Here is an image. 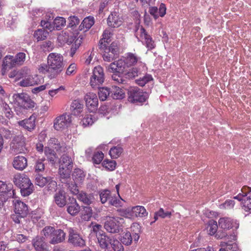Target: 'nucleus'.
I'll use <instances>...</instances> for the list:
<instances>
[{
    "label": "nucleus",
    "mask_w": 251,
    "mask_h": 251,
    "mask_svg": "<svg viewBox=\"0 0 251 251\" xmlns=\"http://www.w3.org/2000/svg\"><path fill=\"white\" fill-rule=\"evenodd\" d=\"M32 243L36 251H44L47 246L43 237H36L33 239Z\"/></svg>",
    "instance_id": "23"
},
{
    "label": "nucleus",
    "mask_w": 251,
    "mask_h": 251,
    "mask_svg": "<svg viewBox=\"0 0 251 251\" xmlns=\"http://www.w3.org/2000/svg\"><path fill=\"white\" fill-rule=\"evenodd\" d=\"M123 23L122 19L116 12H112L107 18V25L112 27H118Z\"/></svg>",
    "instance_id": "19"
},
{
    "label": "nucleus",
    "mask_w": 251,
    "mask_h": 251,
    "mask_svg": "<svg viewBox=\"0 0 251 251\" xmlns=\"http://www.w3.org/2000/svg\"><path fill=\"white\" fill-rule=\"evenodd\" d=\"M83 38L84 36L82 34L79 35L77 31L73 32L69 29H66L61 31L58 35L57 39L62 44L65 43L68 45L73 44L70 50V55L73 57L81 44Z\"/></svg>",
    "instance_id": "1"
},
{
    "label": "nucleus",
    "mask_w": 251,
    "mask_h": 251,
    "mask_svg": "<svg viewBox=\"0 0 251 251\" xmlns=\"http://www.w3.org/2000/svg\"><path fill=\"white\" fill-rule=\"evenodd\" d=\"M63 57L59 53H51L48 57V63L50 69L55 71L53 75H50V78H54L57 75L63 68Z\"/></svg>",
    "instance_id": "5"
},
{
    "label": "nucleus",
    "mask_w": 251,
    "mask_h": 251,
    "mask_svg": "<svg viewBox=\"0 0 251 251\" xmlns=\"http://www.w3.org/2000/svg\"><path fill=\"white\" fill-rule=\"evenodd\" d=\"M135 35L138 40L145 44L146 47L149 50H152L155 48V45L154 41L142 26H138L136 28Z\"/></svg>",
    "instance_id": "9"
},
{
    "label": "nucleus",
    "mask_w": 251,
    "mask_h": 251,
    "mask_svg": "<svg viewBox=\"0 0 251 251\" xmlns=\"http://www.w3.org/2000/svg\"><path fill=\"white\" fill-rule=\"evenodd\" d=\"M38 84L36 76L31 75L30 74L28 75L24 78L21 79L18 84L21 87H30Z\"/></svg>",
    "instance_id": "21"
},
{
    "label": "nucleus",
    "mask_w": 251,
    "mask_h": 251,
    "mask_svg": "<svg viewBox=\"0 0 251 251\" xmlns=\"http://www.w3.org/2000/svg\"><path fill=\"white\" fill-rule=\"evenodd\" d=\"M83 104L79 100H74L71 104L72 113L74 115H79L83 110Z\"/></svg>",
    "instance_id": "29"
},
{
    "label": "nucleus",
    "mask_w": 251,
    "mask_h": 251,
    "mask_svg": "<svg viewBox=\"0 0 251 251\" xmlns=\"http://www.w3.org/2000/svg\"><path fill=\"white\" fill-rule=\"evenodd\" d=\"M55 228L51 226H47L45 227L41 231L42 234L44 236V238L51 239L52 235L54 232Z\"/></svg>",
    "instance_id": "41"
},
{
    "label": "nucleus",
    "mask_w": 251,
    "mask_h": 251,
    "mask_svg": "<svg viewBox=\"0 0 251 251\" xmlns=\"http://www.w3.org/2000/svg\"><path fill=\"white\" fill-rule=\"evenodd\" d=\"M99 89L98 93L100 99L104 101L105 100L108 96L111 97L110 88L109 89L107 87H102Z\"/></svg>",
    "instance_id": "38"
},
{
    "label": "nucleus",
    "mask_w": 251,
    "mask_h": 251,
    "mask_svg": "<svg viewBox=\"0 0 251 251\" xmlns=\"http://www.w3.org/2000/svg\"><path fill=\"white\" fill-rule=\"evenodd\" d=\"M1 105L6 117L9 119L12 117L13 112L9 105L5 102H2Z\"/></svg>",
    "instance_id": "57"
},
{
    "label": "nucleus",
    "mask_w": 251,
    "mask_h": 251,
    "mask_svg": "<svg viewBox=\"0 0 251 251\" xmlns=\"http://www.w3.org/2000/svg\"><path fill=\"white\" fill-rule=\"evenodd\" d=\"M147 95L139 88L132 87L128 90V100L132 103H142L147 99Z\"/></svg>",
    "instance_id": "8"
},
{
    "label": "nucleus",
    "mask_w": 251,
    "mask_h": 251,
    "mask_svg": "<svg viewBox=\"0 0 251 251\" xmlns=\"http://www.w3.org/2000/svg\"><path fill=\"white\" fill-rule=\"evenodd\" d=\"M72 121V116L67 113L57 116L53 121V127L56 130H62L67 128Z\"/></svg>",
    "instance_id": "11"
},
{
    "label": "nucleus",
    "mask_w": 251,
    "mask_h": 251,
    "mask_svg": "<svg viewBox=\"0 0 251 251\" xmlns=\"http://www.w3.org/2000/svg\"><path fill=\"white\" fill-rule=\"evenodd\" d=\"M45 154L48 160L52 164H54L55 162L57 157L54 153V151L52 150V148H50L49 146L48 147H46L45 149Z\"/></svg>",
    "instance_id": "34"
},
{
    "label": "nucleus",
    "mask_w": 251,
    "mask_h": 251,
    "mask_svg": "<svg viewBox=\"0 0 251 251\" xmlns=\"http://www.w3.org/2000/svg\"><path fill=\"white\" fill-rule=\"evenodd\" d=\"M221 246L222 248L220 249L219 251H239L238 247L235 243L228 244L223 242L221 244Z\"/></svg>",
    "instance_id": "36"
},
{
    "label": "nucleus",
    "mask_w": 251,
    "mask_h": 251,
    "mask_svg": "<svg viewBox=\"0 0 251 251\" xmlns=\"http://www.w3.org/2000/svg\"><path fill=\"white\" fill-rule=\"evenodd\" d=\"M102 226L99 224H96L92 226V229L91 234H94L96 237L100 236L103 234L104 232L102 230Z\"/></svg>",
    "instance_id": "55"
},
{
    "label": "nucleus",
    "mask_w": 251,
    "mask_h": 251,
    "mask_svg": "<svg viewBox=\"0 0 251 251\" xmlns=\"http://www.w3.org/2000/svg\"><path fill=\"white\" fill-rule=\"evenodd\" d=\"M152 80V77L150 75H146L136 80V83L141 86H144L146 83Z\"/></svg>",
    "instance_id": "48"
},
{
    "label": "nucleus",
    "mask_w": 251,
    "mask_h": 251,
    "mask_svg": "<svg viewBox=\"0 0 251 251\" xmlns=\"http://www.w3.org/2000/svg\"><path fill=\"white\" fill-rule=\"evenodd\" d=\"M109 244L114 251H124V247L122 243L116 238H111Z\"/></svg>",
    "instance_id": "40"
},
{
    "label": "nucleus",
    "mask_w": 251,
    "mask_h": 251,
    "mask_svg": "<svg viewBox=\"0 0 251 251\" xmlns=\"http://www.w3.org/2000/svg\"><path fill=\"white\" fill-rule=\"evenodd\" d=\"M25 138L22 135L17 136L13 139L10 149L15 153H22L26 150Z\"/></svg>",
    "instance_id": "12"
},
{
    "label": "nucleus",
    "mask_w": 251,
    "mask_h": 251,
    "mask_svg": "<svg viewBox=\"0 0 251 251\" xmlns=\"http://www.w3.org/2000/svg\"><path fill=\"white\" fill-rule=\"evenodd\" d=\"M104 81V74L103 68L100 66L95 67L90 78V84L95 89L99 88Z\"/></svg>",
    "instance_id": "6"
},
{
    "label": "nucleus",
    "mask_w": 251,
    "mask_h": 251,
    "mask_svg": "<svg viewBox=\"0 0 251 251\" xmlns=\"http://www.w3.org/2000/svg\"><path fill=\"white\" fill-rule=\"evenodd\" d=\"M100 197L101 203H104L111 199L110 192L107 190H103L100 193Z\"/></svg>",
    "instance_id": "51"
},
{
    "label": "nucleus",
    "mask_w": 251,
    "mask_h": 251,
    "mask_svg": "<svg viewBox=\"0 0 251 251\" xmlns=\"http://www.w3.org/2000/svg\"><path fill=\"white\" fill-rule=\"evenodd\" d=\"M14 206V212L21 214L22 216H26L28 214V207L25 203L18 199L13 201Z\"/></svg>",
    "instance_id": "17"
},
{
    "label": "nucleus",
    "mask_w": 251,
    "mask_h": 251,
    "mask_svg": "<svg viewBox=\"0 0 251 251\" xmlns=\"http://www.w3.org/2000/svg\"><path fill=\"white\" fill-rule=\"evenodd\" d=\"M139 58L135 54L129 53H128L127 56L124 58L125 62L127 67L134 65L135 63L139 61Z\"/></svg>",
    "instance_id": "32"
},
{
    "label": "nucleus",
    "mask_w": 251,
    "mask_h": 251,
    "mask_svg": "<svg viewBox=\"0 0 251 251\" xmlns=\"http://www.w3.org/2000/svg\"><path fill=\"white\" fill-rule=\"evenodd\" d=\"M65 88L63 86H60L59 87L56 89H51L48 91L49 96L52 99L54 98L60 91H64Z\"/></svg>",
    "instance_id": "62"
},
{
    "label": "nucleus",
    "mask_w": 251,
    "mask_h": 251,
    "mask_svg": "<svg viewBox=\"0 0 251 251\" xmlns=\"http://www.w3.org/2000/svg\"><path fill=\"white\" fill-rule=\"evenodd\" d=\"M48 33L44 29H39L34 32V37L37 41L43 40L47 38Z\"/></svg>",
    "instance_id": "43"
},
{
    "label": "nucleus",
    "mask_w": 251,
    "mask_h": 251,
    "mask_svg": "<svg viewBox=\"0 0 251 251\" xmlns=\"http://www.w3.org/2000/svg\"><path fill=\"white\" fill-rule=\"evenodd\" d=\"M15 59L13 56L7 55L4 57L3 61V65L7 68H11L16 65Z\"/></svg>",
    "instance_id": "42"
},
{
    "label": "nucleus",
    "mask_w": 251,
    "mask_h": 251,
    "mask_svg": "<svg viewBox=\"0 0 251 251\" xmlns=\"http://www.w3.org/2000/svg\"><path fill=\"white\" fill-rule=\"evenodd\" d=\"M80 211V206L75 200L68 204L67 211L71 215H76Z\"/></svg>",
    "instance_id": "33"
},
{
    "label": "nucleus",
    "mask_w": 251,
    "mask_h": 251,
    "mask_svg": "<svg viewBox=\"0 0 251 251\" xmlns=\"http://www.w3.org/2000/svg\"><path fill=\"white\" fill-rule=\"evenodd\" d=\"M97 238L101 248L104 249L107 248L111 238L107 236L105 232L100 236L97 237Z\"/></svg>",
    "instance_id": "31"
},
{
    "label": "nucleus",
    "mask_w": 251,
    "mask_h": 251,
    "mask_svg": "<svg viewBox=\"0 0 251 251\" xmlns=\"http://www.w3.org/2000/svg\"><path fill=\"white\" fill-rule=\"evenodd\" d=\"M12 165L16 170L23 171L27 166V159L23 156H16L13 158Z\"/></svg>",
    "instance_id": "18"
},
{
    "label": "nucleus",
    "mask_w": 251,
    "mask_h": 251,
    "mask_svg": "<svg viewBox=\"0 0 251 251\" xmlns=\"http://www.w3.org/2000/svg\"><path fill=\"white\" fill-rule=\"evenodd\" d=\"M51 88V85L50 83H46L44 85H41L39 87H35L32 90V92L33 94H37L40 92L44 91L46 89Z\"/></svg>",
    "instance_id": "60"
},
{
    "label": "nucleus",
    "mask_w": 251,
    "mask_h": 251,
    "mask_svg": "<svg viewBox=\"0 0 251 251\" xmlns=\"http://www.w3.org/2000/svg\"><path fill=\"white\" fill-rule=\"evenodd\" d=\"M10 101L14 104L15 110L18 115L23 114L25 109L32 108L35 105L34 101L25 93L14 94Z\"/></svg>",
    "instance_id": "2"
},
{
    "label": "nucleus",
    "mask_w": 251,
    "mask_h": 251,
    "mask_svg": "<svg viewBox=\"0 0 251 251\" xmlns=\"http://www.w3.org/2000/svg\"><path fill=\"white\" fill-rule=\"evenodd\" d=\"M30 74V70L27 67H24L18 70V80L24 78Z\"/></svg>",
    "instance_id": "56"
},
{
    "label": "nucleus",
    "mask_w": 251,
    "mask_h": 251,
    "mask_svg": "<svg viewBox=\"0 0 251 251\" xmlns=\"http://www.w3.org/2000/svg\"><path fill=\"white\" fill-rule=\"evenodd\" d=\"M124 219L119 217H107L104 228L111 233H118L122 230Z\"/></svg>",
    "instance_id": "4"
},
{
    "label": "nucleus",
    "mask_w": 251,
    "mask_h": 251,
    "mask_svg": "<svg viewBox=\"0 0 251 251\" xmlns=\"http://www.w3.org/2000/svg\"><path fill=\"white\" fill-rule=\"evenodd\" d=\"M26 55L24 52H19L17 53L14 57L15 63L16 65H21L23 64L25 60Z\"/></svg>",
    "instance_id": "53"
},
{
    "label": "nucleus",
    "mask_w": 251,
    "mask_h": 251,
    "mask_svg": "<svg viewBox=\"0 0 251 251\" xmlns=\"http://www.w3.org/2000/svg\"><path fill=\"white\" fill-rule=\"evenodd\" d=\"M69 154H63L60 161V166L73 168V160L69 156Z\"/></svg>",
    "instance_id": "35"
},
{
    "label": "nucleus",
    "mask_w": 251,
    "mask_h": 251,
    "mask_svg": "<svg viewBox=\"0 0 251 251\" xmlns=\"http://www.w3.org/2000/svg\"><path fill=\"white\" fill-rule=\"evenodd\" d=\"M102 165L107 170L113 171L116 168V162L113 160H104L102 162Z\"/></svg>",
    "instance_id": "47"
},
{
    "label": "nucleus",
    "mask_w": 251,
    "mask_h": 251,
    "mask_svg": "<svg viewBox=\"0 0 251 251\" xmlns=\"http://www.w3.org/2000/svg\"><path fill=\"white\" fill-rule=\"evenodd\" d=\"M84 177V172L79 169H75L72 174V178L75 184H80L83 181Z\"/></svg>",
    "instance_id": "27"
},
{
    "label": "nucleus",
    "mask_w": 251,
    "mask_h": 251,
    "mask_svg": "<svg viewBox=\"0 0 251 251\" xmlns=\"http://www.w3.org/2000/svg\"><path fill=\"white\" fill-rule=\"evenodd\" d=\"M48 146L54 149L59 153H65V154H73L72 148L66 146L64 143H60L57 139L52 138L48 142Z\"/></svg>",
    "instance_id": "10"
},
{
    "label": "nucleus",
    "mask_w": 251,
    "mask_h": 251,
    "mask_svg": "<svg viewBox=\"0 0 251 251\" xmlns=\"http://www.w3.org/2000/svg\"><path fill=\"white\" fill-rule=\"evenodd\" d=\"M41 26L51 31L55 29L53 23L51 24L48 20H42L41 21Z\"/></svg>",
    "instance_id": "58"
},
{
    "label": "nucleus",
    "mask_w": 251,
    "mask_h": 251,
    "mask_svg": "<svg viewBox=\"0 0 251 251\" xmlns=\"http://www.w3.org/2000/svg\"><path fill=\"white\" fill-rule=\"evenodd\" d=\"M121 241L123 244L125 245H129L132 241V237L129 232L127 231L124 233L122 236Z\"/></svg>",
    "instance_id": "49"
},
{
    "label": "nucleus",
    "mask_w": 251,
    "mask_h": 251,
    "mask_svg": "<svg viewBox=\"0 0 251 251\" xmlns=\"http://www.w3.org/2000/svg\"><path fill=\"white\" fill-rule=\"evenodd\" d=\"M94 18L91 16H88L85 18L79 26L80 30H84V32L88 31L94 24Z\"/></svg>",
    "instance_id": "26"
},
{
    "label": "nucleus",
    "mask_w": 251,
    "mask_h": 251,
    "mask_svg": "<svg viewBox=\"0 0 251 251\" xmlns=\"http://www.w3.org/2000/svg\"><path fill=\"white\" fill-rule=\"evenodd\" d=\"M12 188L11 184H6L2 181H0V208L8 199L15 197V190Z\"/></svg>",
    "instance_id": "7"
},
{
    "label": "nucleus",
    "mask_w": 251,
    "mask_h": 251,
    "mask_svg": "<svg viewBox=\"0 0 251 251\" xmlns=\"http://www.w3.org/2000/svg\"><path fill=\"white\" fill-rule=\"evenodd\" d=\"M118 50L117 44L113 42L109 47L105 48L103 54V60L108 62L112 61L115 58Z\"/></svg>",
    "instance_id": "14"
},
{
    "label": "nucleus",
    "mask_w": 251,
    "mask_h": 251,
    "mask_svg": "<svg viewBox=\"0 0 251 251\" xmlns=\"http://www.w3.org/2000/svg\"><path fill=\"white\" fill-rule=\"evenodd\" d=\"M50 179V177H45L42 176H38L35 178V184L40 187H43Z\"/></svg>",
    "instance_id": "54"
},
{
    "label": "nucleus",
    "mask_w": 251,
    "mask_h": 251,
    "mask_svg": "<svg viewBox=\"0 0 251 251\" xmlns=\"http://www.w3.org/2000/svg\"><path fill=\"white\" fill-rule=\"evenodd\" d=\"M123 148L119 146H115L112 148L109 151V154L111 158L116 159L118 158L123 152Z\"/></svg>",
    "instance_id": "37"
},
{
    "label": "nucleus",
    "mask_w": 251,
    "mask_h": 251,
    "mask_svg": "<svg viewBox=\"0 0 251 251\" xmlns=\"http://www.w3.org/2000/svg\"><path fill=\"white\" fill-rule=\"evenodd\" d=\"M112 36L111 29L109 28L106 29L104 30L102 34V38L100 40L101 44L103 43H109L110 41V38Z\"/></svg>",
    "instance_id": "50"
},
{
    "label": "nucleus",
    "mask_w": 251,
    "mask_h": 251,
    "mask_svg": "<svg viewBox=\"0 0 251 251\" xmlns=\"http://www.w3.org/2000/svg\"><path fill=\"white\" fill-rule=\"evenodd\" d=\"M96 119L94 115L91 114L87 115L82 120L81 123L84 127L91 126L95 121Z\"/></svg>",
    "instance_id": "44"
},
{
    "label": "nucleus",
    "mask_w": 251,
    "mask_h": 251,
    "mask_svg": "<svg viewBox=\"0 0 251 251\" xmlns=\"http://www.w3.org/2000/svg\"><path fill=\"white\" fill-rule=\"evenodd\" d=\"M84 99L85 101L86 107L91 112L97 109L98 106V99L95 93H87L85 95Z\"/></svg>",
    "instance_id": "15"
},
{
    "label": "nucleus",
    "mask_w": 251,
    "mask_h": 251,
    "mask_svg": "<svg viewBox=\"0 0 251 251\" xmlns=\"http://www.w3.org/2000/svg\"><path fill=\"white\" fill-rule=\"evenodd\" d=\"M132 209L133 219L137 217L144 218L148 216V213L143 206L137 205L133 206L132 207Z\"/></svg>",
    "instance_id": "25"
},
{
    "label": "nucleus",
    "mask_w": 251,
    "mask_h": 251,
    "mask_svg": "<svg viewBox=\"0 0 251 251\" xmlns=\"http://www.w3.org/2000/svg\"><path fill=\"white\" fill-rule=\"evenodd\" d=\"M72 167H65L63 166H60L59 169V173L60 177L62 178H68L70 176V173Z\"/></svg>",
    "instance_id": "46"
},
{
    "label": "nucleus",
    "mask_w": 251,
    "mask_h": 251,
    "mask_svg": "<svg viewBox=\"0 0 251 251\" xmlns=\"http://www.w3.org/2000/svg\"><path fill=\"white\" fill-rule=\"evenodd\" d=\"M218 225L220 228L226 231L233 227L237 229L239 227V223L236 220L228 217L221 218L218 221Z\"/></svg>",
    "instance_id": "16"
},
{
    "label": "nucleus",
    "mask_w": 251,
    "mask_h": 251,
    "mask_svg": "<svg viewBox=\"0 0 251 251\" xmlns=\"http://www.w3.org/2000/svg\"><path fill=\"white\" fill-rule=\"evenodd\" d=\"M243 208L246 211H251V197H249L244 200Z\"/></svg>",
    "instance_id": "64"
},
{
    "label": "nucleus",
    "mask_w": 251,
    "mask_h": 251,
    "mask_svg": "<svg viewBox=\"0 0 251 251\" xmlns=\"http://www.w3.org/2000/svg\"><path fill=\"white\" fill-rule=\"evenodd\" d=\"M66 23L65 19L61 17H57L53 21V24L56 30H60L62 27L64 26Z\"/></svg>",
    "instance_id": "45"
},
{
    "label": "nucleus",
    "mask_w": 251,
    "mask_h": 251,
    "mask_svg": "<svg viewBox=\"0 0 251 251\" xmlns=\"http://www.w3.org/2000/svg\"><path fill=\"white\" fill-rule=\"evenodd\" d=\"M121 215L126 218L133 219L132 208H128L125 209H123L121 211Z\"/></svg>",
    "instance_id": "63"
},
{
    "label": "nucleus",
    "mask_w": 251,
    "mask_h": 251,
    "mask_svg": "<svg viewBox=\"0 0 251 251\" xmlns=\"http://www.w3.org/2000/svg\"><path fill=\"white\" fill-rule=\"evenodd\" d=\"M218 229V225L216 221L211 220L208 222L207 230L209 234L212 235L215 234Z\"/></svg>",
    "instance_id": "39"
},
{
    "label": "nucleus",
    "mask_w": 251,
    "mask_h": 251,
    "mask_svg": "<svg viewBox=\"0 0 251 251\" xmlns=\"http://www.w3.org/2000/svg\"><path fill=\"white\" fill-rule=\"evenodd\" d=\"M92 210L90 206H84L82 210V218L86 221H88L92 217Z\"/></svg>",
    "instance_id": "52"
},
{
    "label": "nucleus",
    "mask_w": 251,
    "mask_h": 251,
    "mask_svg": "<svg viewBox=\"0 0 251 251\" xmlns=\"http://www.w3.org/2000/svg\"><path fill=\"white\" fill-rule=\"evenodd\" d=\"M65 236L66 234L62 230L60 229H55L49 243L53 245L60 243L65 240Z\"/></svg>",
    "instance_id": "20"
},
{
    "label": "nucleus",
    "mask_w": 251,
    "mask_h": 251,
    "mask_svg": "<svg viewBox=\"0 0 251 251\" xmlns=\"http://www.w3.org/2000/svg\"><path fill=\"white\" fill-rule=\"evenodd\" d=\"M111 97L114 99H122L124 98L125 93L119 87L113 86L110 88Z\"/></svg>",
    "instance_id": "30"
},
{
    "label": "nucleus",
    "mask_w": 251,
    "mask_h": 251,
    "mask_svg": "<svg viewBox=\"0 0 251 251\" xmlns=\"http://www.w3.org/2000/svg\"><path fill=\"white\" fill-rule=\"evenodd\" d=\"M35 116H31L28 119L21 121L19 123L20 126H23L25 129L30 131L35 127Z\"/></svg>",
    "instance_id": "24"
},
{
    "label": "nucleus",
    "mask_w": 251,
    "mask_h": 251,
    "mask_svg": "<svg viewBox=\"0 0 251 251\" xmlns=\"http://www.w3.org/2000/svg\"><path fill=\"white\" fill-rule=\"evenodd\" d=\"M77 199L84 203L89 205L94 200L92 194H87L83 192H80L77 196Z\"/></svg>",
    "instance_id": "28"
},
{
    "label": "nucleus",
    "mask_w": 251,
    "mask_h": 251,
    "mask_svg": "<svg viewBox=\"0 0 251 251\" xmlns=\"http://www.w3.org/2000/svg\"><path fill=\"white\" fill-rule=\"evenodd\" d=\"M242 194H239L237 196L234 197V199H237L239 201H242L243 197H245L247 195V192H251V187H244L242 189Z\"/></svg>",
    "instance_id": "59"
},
{
    "label": "nucleus",
    "mask_w": 251,
    "mask_h": 251,
    "mask_svg": "<svg viewBox=\"0 0 251 251\" xmlns=\"http://www.w3.org/2000/svg\"><path fill=\"white\" fill-rule=\"evenodd\" d=\"M69 233L68 242L70 244L75 247H83L85 246V241L76 230L70 228Z\"/></svg>",
    "instance_id": "13"
},
{
    "label": "nucleus",
    "mask_w": 251,
    "mask_h": 251,
    "mask_svg": "<svg viewBox=\"0 0 251 251\" xmlns=\"http://www.w3.org/2000/svg\"><path fill=\"white\" fill-rule=\"evenodd\" d=\"M55 203L60 207H64L67 203L65 192L62 189L57 191L54 196Z\"/></svg>",
    "instance_id": "22"
},
{
    "label": "nucleus",
    "mask_w": 251,
    "mask_h": 251,
    "mask_svg": "<svg viewBox=\"0 0 251 251\" xmlns=\"http://www.w3.org/2000/svg\"><path fill=\"white\" fill-rule=\"evenodd\" d=\"M14 184L21 189V193L24 197L29 195L33 191V186L29 178L25 174H17L14 176Z\"/></svg>",
    "instance_id": "3"
},
{
    "label": "nucleus",
    "mask_w": 251,
    "mask_h": 251,
    "mask_svg": "<svg viewBox=\"0 0 251 251\" xmlns=\"http://www.w3.org/2000/svg\"><path fill=\"white\" fill-rule=\"evenodd\" d=\"M85 63L87 65H89L91 63L93 58L95 56V52L94 49L92 50H89L85 54Z\"/></svg>",
    "instance_id": "61"
}]
</instances>
